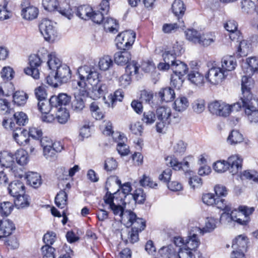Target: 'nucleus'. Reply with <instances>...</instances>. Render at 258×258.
I'll return each instance as SVG.
<instances>
[{"label":"nucleus","mask_w":258,"mask_h":258,"mask_svg":"<svg viewBox=\"0 0 258 258\" xmlns=\"http://www.w3.org/2000/svg\"><path fill=\"white\" fill-rule=\"evenodd\" d=\"M78 74L79 81H73L72 85L75 82L76 86L81 88L82 92H87L90 89V86H91L92 91L89 92V96L93 100H97L104 95L106 91V86L105 85L97 86L101 76L94 66H81L78 70Z\"/></svg>","instance_id":"f257e3e1"},{"label":"nucleus","mask_w":258,"mask_h":258,"mask_svg":"<svg viewBox=\"0 0 258 258\" xmlns=\"http://www.w3.org/2000/svg\"><path fill=\"white\" fill-rule=\"evenodd\" d=\"M214 206L224 211L221 215L220 221L224 224L229 225L237 223L246 225L250 221L249 216L254 210L253 207L249 208L245 206H240L239 210L232 209L230 204L219 198H217Z\"/></svg>","instance_id":"f03ea898"},{"label":"nucleus","mask_w":258,"mask_h":258,"mask_svg":"<svg viewBox=\"0 0 258 258\" xmlns=\"http://www.w3.org/2000/svg\"><path fill=\"white\" fill-rule=\"evenodd\" d=\"M42 5L45 10L50 12L57 10L69 20L73 17L72 10L70 9V6L67 3L58 7L59 3L57 0H42Z\"/></svg>","instance_id":"7ed1b4c3"},{"label":"nucleus","mask_w":258,"mask_h":258,"mask_svg":"<svg viewBox=\"0 0 258 258\" xmlns=\"http://www.w3.org/2000/svg\"><path fill=\"white\" fill-rule=\"evenodd\" d=\"M156 114L157 118L156 124V131L158 133H162L166 126L170 123L171 109L168 106H160L157 108Z\"/></svg>","instance_id":"20e7f679"},{"label":"nucleus","mask_w":258,"mask_h":258,"mask_svg":"<svg viewBox=\"0 0 258 258\" xmlns=\"http://www.w3.org/2000/svg\"><path fill=\"white\" fill-rule=\"evenodd\" d=\"M136 38V33L132 30H127L118 34L115 42L118 49L126 50L134 44Z\"/></svg>","instance_id":"39448f33"},{"label":"nucleus","mask_w":258,"mask_h":258,"mask_svg":"<svg viewBox=\"0 0 258 258\" xmlns=\"http://www.w3.org/2000/svg\"><path fill=\"white\" fill-rule=\"evenodd\" d=\"M73 86L75 91L74 93V99L71 103V108L74 112L79 113L85 107V98L89 96V92H82L81 88L76 86L75 82Z\"/></svg>","instance_id":"423d86ee"},{"label":"nucleus","mask_w":258,"mask_h":258,"mask_svg":"<svg viewBox=\"0 0 258 258\" xmlns=\"http://www.w3.org/2000/svg\"><path fill=\"white\" fill-rule=\"evenodd\" d=\"M228 76V74L219 67L213 66L210 69L205 76V79L211 84H220Z\"/></svg>","instance_id":"0eeeda50"},{"label":"nucleus","mask_w":258,"mask_h":258,"mask_svg":"<svg viewBox=\"0 0 258 258\" xmlns=\"http://www.w3.org/2000/svg\"><path fill=\"white\" fill-rule=\"evenodd\" d=\"M121 220L127 227H134V228H140L144 230L146 225L145 221L140 218H137L135 213L131 210H125L121 217Z\"/></svg>","instance_id":"6e6552de"},{"label":"nucleus","mask_w":258,"mask_h":258,"mask_svg":"<svg viewBox=\"0 0 258 258\" xmlns=\"http://www.w3.org/2000/svg\"><path fill=\"white\" fill-rule=\"evenodd\" d=\"M21 16L24 19L32 21L37 18L39 9L30 0H23L21 4Z\"/></svg>","instance_id":"1a4fd4ad"},{"label":"nucleus","mask_w":258,"mask_h":258,"mask_svg":"<svg viewBox=\"0 0 258 258\" xmlns=\"http://www.w3.org/2000/svg\"><path fill=\"white\" fill-rule=\"evenodd\" d=\"M39 28L40 33L46 41L54 40L56 35V29L53 22L48 19H44L40 23Z\"/></svg>","instance_id":"9d476101"},{"label":"nucleus","mask_w":258,"mask_h":258,"mask_svg":"<svg viewBox=\"0 0 258 258\" xmlns=\"http://www.w3.org/2000/svg\"><path fill=\"white\" fill-rule=\"evenodd\" d=\"M230 105L221 101H215L209 105V109L213 114L227 117L230 114Z\"/></svg>","instance_id":"9b49d317"},{"label":"nucleus","mask_w":258,"mask_h":258,"mask_svg":"<svg viewBox=\"0 0 258 258\" xmlns=\"http://www.w3.org/2000/svg\"><path fill=\"white\" fill-rule=\"evenodd\" d=\"M15 125L14 122L10 123V127L13 130V137L15 141L20 146L28 145L30 140L28 131L22 127H15Z\"/></svg>","instance_id":"f8f14e48"},{"label":"nucleus","mask_w":258,"mask_h":258,"mask_svg":"<svg viewBox=\"0 0 258 258\" xmlns=\"http://www.w3.org/2000/svg\"><path fill=\"white\" fill-rule=\"evenodd\" d=\"M244 104L246 107L245 109V114L247 116L248 120L251 122H258V99L251 97L249 102L243 99Z\"/></svg>","instance_id":"ddd939ff"},{"label":"nucleus","mask_w":258,"mask_h":258,"mask_svg":"<svg viewBox=\"0 0 258 258\" xmlns=\"http://www.w3.org/2000/svg\"><path fill=\"white\" fill-rule=\"evenodd\" d=\"M42 61L38 55L33 54L29 57V66L24 69L26 74L32 76L34 79L39 78V72L37 68Z\"/></svg>","instance_id":"4468645a"},{"label":"nucleus","mask_w":258,"mask_h":258,"mask_svg":"<svg viewBox=\"0 0 258 258\" xmlns=\"http://www.w3.org/2000/svg\"><path fill=\"white\" fill-rule=\"evenodd\" d=\"M242 159L239 155H233L230 156L227 160L229 171L232 174L235 175L241 169Z\"/></svg>","instance_id":"2eb2a0df"},{"label":"nucleus","mask_w":258,"mask_h":258,"mask_svg":"<svg viewBox=\"0 0 258 258\" xmlns=\"http://www.w3.org/2000/svg\"><path fill=\"white\" fill-rule=\"evenodd\" d=\"M71 98V96L66 93H60L57 96H52L50 98V103L52 107L59 108L68 105Z\"/></svg>","instance_id":"dca6fc26"},{"label":"nucleus","mask_w":258,"mask_h":258,"mask_svg":"<svg viewBox=\"0 0 258 258\" xmlns=\"http://www.w3.org/2000/svg\"><path fill=\"white\" fill-rule=\"evenodd\" d=\"M218 222V221L217 219L213 217H208L207 218L205 225L203 228L198 227H194L193 231L196 232H198L201 235L211 232L217 227Z\"/></svg>","instance_id":"f3484780"},{"label":"nucleus","mask_w":258,"mask_h":258,"mask_svg":"<svg viewBox=\"0 0 258 258\" xmlns=\"http://www.w3.org/2000/svg\"><path fill=\"white\" fill-rule=\"evenodd\" d=\"M16 228L14 223L9 219L0 220V239L12 234Z\"/></svg>","instance_id":"a211bd4d"},{"label":"nucleus","mask_w":258,"mask_h":258,"mask_svg":"<svg viewBox=\"0 0 258 258\" xmlns=\"http://www.w3.org/2000/svg\"><path fill=\"white\" fill-rule=\"evenodd\" d=\"M70 9L72 10L73 14L75 12L78 17L85 20L90 19L92 16V13H93L92 8L88 5H83L73 8L70 7Z\"/></svg>","instance_id":"6ab92c4d"},{"label":"nucleus","mask_w":258,"mask_h":258,"mask_svg":"<svg viewBox=\"0 0 258 258\" xmlns=\"http://www.w3.org/2000/svg\"><path fill=\"white\" fill-rule=\"evenodd\" d=\"M55 75L60 83H65L71 79V72L68 66L62 64L55 71Z\"/></svg>","instance_id":"aec40b11"},{"label":"nucleus","mask_w":258,"mask_h":258,"mask_svg":"<svg viewBox=\"0 0 258 258\" xmlns=\"http://www.w3.org/2000/svg\"><path fill=\"white\" fill-rule=\"evenodd\" d=\"M198 232L193 231V227L191 229L189 235L185 240L184 247H186L192 251L195 250L199 246L200 241L197 236Z\"/></svg>","instance_id":"412c9836"},{"label":"nucleus","mask_w":258,"mask_h":258,"mask_svg":"<svg viewBox=\"0 0 258 258\" xmlns=\"http://www.w3.org/2000/svg\"><path fill=\"white\" fill-rule=\"evenodd\" d=\"M237 66L235 57L232 55L224 56L221 60V69L229 75V72L233 71Z\"/></svg>","instance_id":"4be33fe9"},{"label":"nucleus","mask_w":258,"mask_h":258,"mask_svg":"<svg viewBox=\"0 0 258 258\" xmlns=\"http://www.w3.org/2000/svg\"><path fill=\"white\" fill-rule=\"evenodd\" d=\"M166 164L175 170L182 169L183 171H187L189 168V163L186 161L183 162H179L175 158L172 157H168L166 159Z\"/></svg>","instance_id":"5701e85b"},{"label":"nucleus","mask_w":258,"mask_h":258,"mask_svg":"<svg viewBox=\"0 0 258 258\" xmlns=\"http://www.w3.org/2000/svg\"><path fill=\"white\" fill-rule=\"evenodd\" d=\"M8 190L12 196L16 197L25 193V186L19 180H15L9 184Z\"/></svg>","instance_id":"b1692460"},{"label":"nucleus","mask_w":258,"mask_h":258,"mask_svg":"<svg viewBox=\"0 0 258 258\" xmlns=\"http://www.w3.org/2000/svg\"><path fill=\"white\" fill-rule=\"evenodd\" d=\"M14 154L4 151L0 153V166L7 168H11L14 164Z\"/></svg>","instance_id":"393cba45"},{"label":"nucleus","mask_w":258,"mask_h":258,"mask_svg":"<svg viewBox=\"0 0 258 258\" xmlns=\"http://www.w3.org/2000/svg\"><path fill=\"white\" fill-rule=\"evenodd\" d=\"M216 39L214 32H208L200 35L197 43L204 47H208L213 44Z\"/></svg>","instance_id":"a878e982"},{"label":"nucleus","mask_w":258,"mask_h":258,"mask_svg":"<svg viewBox=\"0 0 258 258\" xmlns=\"http://www.w3.org/2000/svg\"><path fill=\"white\" fill-rule=\"evenodd\" d=\"M248 239L244 235H239L233 241L232 247L233 249L245 251L247 248Z\"/></svg>","instance_id":"bb28decb"},{"label":"nucleus","mask_w":258,"mask_h":258,"mask_svg":"<svg viewBox=\"0 0 258 258\" xmlns=\"http://www.w3.org/2000/svg\"><path fill=\"white\" fill-rule=\"evenodd\" d=\"M188 105L187 98L183 96H179L175 100L172 107L176 111L182 112L187 109Z\"/></svg>","instance_id":"cd10ccee"},{"label":"nucleus","mask_w":258,"mask_h":258,"mask_svg":"<svg viewBox=\"0 0 258 258\" xmlns=\"http://www.w3.org/2000/svg\"><path fill=\"white\" fill-rule=\"evenodd\" d=\"M248 76H243L241 79V91L244 97H252L250 92V86L252 84V81L249 74Z\"/></svg>","instance_id":"c85d7f7f"},{"label":"nucleus","mask_w":258,"mask_h":258,"mask_svg":"<svg viewBox=\"0 0 258 258\" xmlns=\"http://www.w3.org/2000/svg\"><path fill=\"white\" fill-rule=\"evenodd\" d=\"M131 59L130 52L125 50L116 52L114 55V62L118 65H124Z\"/></svg>","instance_id":"c756f323"},{"label":"nucleus","mask_w":258,"mask_h":258,"mask_svg":"<svg viewBox=\"0 0 258 258\" xmlns=\"http://www.w3.org/2000/svg\"><path fill=\"white\" fill-rule=\"evenodd\" d=\"M159 253L162 258H177V249L173 244L163 246L159 250Z\"/></svg>","instance_id":"7c9ffc66"},{"label":"nucleus","mask_w":258,"mask_h":258,"mask_svg":"<svg viewBox=\"0 0 258 258\" xmlns=\"http://www.w3.org/2000/svg\"><path fill=\"white\" fill-rule=\"evenodd\" d=\"M16 162L21 166L26 165L29 161L28 152L22 149L17 150L14 154Z\"/></svg>","instance_id":"2f4dec72"},{"label":"nucleus","mask_w":258,"mask_h":258,"mask_svg":"<svg viewBox=\"0 0 258 258\" xmlns=\"http://www.w3.org/2000/svg\"><path fill=\"white\" fill-rule=\"evenodd\" d=\"M28 183L34 188L38 187L42 183L40 175L34 172H29L26 175Z\"/></svg>","instance_id":"473e14b6"},{"label":"nucleus","mask_w":258,"mask_h":258,"mask_svg":"<svg viewBox=\"0 0 258 258\" xmlns=\"http://www.w3.org/2000/svg\"><path fill=\"white\" fill-rule=\"evenodd\" d=\"M118 141H116L118 142L116 149L118 153L121 156H126L129 153L130 150L127 145L124 143V141L126 140L123 135H121L119 133H116Z\"/></svg>","instance_id":"72a5a7b5"},{"label":"nucleus","mask_w":258,"mask_h":258,"mask_svg":"<svg viewBox=\"0 0 258 258\" xmlns=\"http://www.w3.org/2000/svg\"><path fill=\"white\" fill-rule=\"evenodd\" d=\"M171 69L175 75L182 77L186 74L188 68L184 62L177 60L174 64L172 65Z\"/></svg>","instance_id":"f704fd0d"},{"label":"nucleus","mask_w":258,"mask_h":258,"mask_svg":"<svg viewBox=\"0 0 258 258\" xmlns=\"http://www.w3.org/2000/svg\"><path fill=\"white\" fill-rule=\"evenodd\" d=\"M188 80L193 84L200 86L204 83V77L203 74L198 71H190L188 75Z\"/></svg>","instance_id":"c9c22d12"},{"label":"nucleus","mask_w":258,"mask_h":258,"mask_svg":"<svg viewBox=\"0 0 258 258\" xmlns=\"http://www.w3.org/2000/svg\"><path fill=\"white\" fill-rule=\"evenodd\" d=\"M47 63L49 69L54 71L62 65L61 60L54 53L48 55Z\"/></svg>","instance_id":"e433bc0d"},{"label":"nucleus","mask_w":258,"mask_h":258,"mask_svg":"<svg viewBox=\"0 0 258 258\" xmlns=\"http://www.w3.org/2000/svg\"><path fill=\"white\" fill-rule=\"evenodd\" d=\"M245 65L248 67L245 73L252 75L258 71V57L254 56L247 58Z\"/></svg>","instance_id":"4c0bfd02"},{"label":"nucleus","mask_w":258,"mask_h":258,"mask_svg":"<svg viewBox=\"0 0 258 258\" xmlns=\"http://www.w3.org/2000/svg\"><path fill=\"white\" fill-rule=\"evenodd\" d=\"M28 98V94L23 91H16L13 95V101L18 106H22L25 104Z\"/></svg>","instance_id":"58836bf2"},{"label":"nucleus","mask_w":258,"mask_h":258,"mask_svg":"<svg viewBox=\"0 0 258 258\" xmlns=\"http://www.w3.org/2000/svg\"><path fill=\"white\" fill-rule=\"evenodd\" d=\"M68 195L66 191L60 190L55 198V203L56 206L60 209L64 208L67 205Z\"/></svg>","instance_id":"ea45409f"},{"label":"nucleus","mask_w":258,"mask_h":258,"mask_svg":"<svg viewBox=\"0 0 258 258\" xmlns=\"http://www.w3.org/2000/svg\"><path fill=\"white\" fill-rule=\"evenodd\" d=\"M159 95L162 101L169 102L175 97L174 91L170 87H167L161 89L159 92Z\"/></svg>","instance_id":"a19ab883"},{"label":"nucleus","mask_w":258,"mask_h":258,"mask_svg":"<svg viewBox=\"0 0 258 258\" xmlns=\"http://www.w3.org/2000/svg\"><path fill=\"white\" fill-rule=\"evenodd\" d=\"M103 25L106 31L115 33L118 31V25L116 20L112 18H107L104 19Z\"/></svg>","instance_id":"79ce46f5"},{"label":"nucleus","mask_w":258,"mask_h":258,"mask_svg":"<svg viewBox=\"0 0 258 258\" xmlns=\"http://www.w3.org/2000/svg\"><path fill=\"white\" fill-rule=\"evenodd\" d=\"M16 199L15 200L14 203L18 209L24 208L29 205V199L27 195L24 194H20L16 196Z\"/></svg>","instance_id":"37998d69"},{"label":"nucleus","mask_w":258,"mask_h":258,"mask_svg":"<svg viewBox=\"0 0 258 258\" xmlns=\"http://www.w3.org/2000/svg\"><path fill=\"white\" fill-rule=\"evenodd\" d=\"M57 109V112L56 113L57 121L61 124L66 123L70 117L68 111L64 107H60Z\"/></svg>","instance_id":"c03bdc74"},{"label":"nucleus","mask_w":258,"mask_h":258,"mask_svg":"<svg viewBox=\"0 0 258 258\" xmlns=\"http://www.w3.org/2000/svg\"><path fill=\"white\" fill-rule=\"evenodd\" d=\"M243 140L242 135L237 130H233L229 135L227 141L231 145H235Z\"/></svg>","instance_id":"a18cd8bd"},{"label":"nucleus","mask_w":258,"mask_h":258,"mask_svg":"<svg viewBox=\"0 0 258 258\" xmlns=\"http://www.w3.org/2000/svg\"><path fill=\"white\" fill-rule=\"evenodd\" d=\"M184 27L183 22L179 20L178 23L173 24H165L162 27V30L164 33H169L176 31L179 28Z\"/></svg>","instance_id":"49530a36"},{"label":"nucleus","mask_w":258,"mask_h":258,"mask_svg":"<svg viewBox=\"0 0 258 258\" xmlns=\"http://www.w3.org/2000/svg\"><path fill=\"white\" fill-rule=\"evenodd\" d=\"M251 50V44L246 40L240 41L238 47V52L241 56L246 55Z\"/></svg>","instance_id":"de8ad7c7"},{"label":"nucleus","mask_w":258,"mask_h":258,"mask_svg":"<svg viewBox=\"0 0 258 258\" xmlns=\"http://www.w3.org/2000/svg\"><path fill=\"white\" fill-rule=\"evenodd\" d=\"M113 64L111 58L109 55H104L102 57L98 62V67L101 70H108Z\"/></svg>","instance_id":"09e8293b"},{"label":"nucleus","mask_w":258,"mask_h":258,"mask_svg":"<svg viewBox=\"0 0 258 258\" xmlns=\"http://www.w3.org/2000/svg\"><path fill=\"white\" fill-rule=\"evenodd\" d=\"M186 148V144L182 140L176 141L173 145V151L176 156L182 155Z\"/></svg>","instance_id":"8fccbe9b"},{"label":"nucleus","mask_w":258,"mask_h":258,"mask_svg":"<svg viewBox=\"0 0 258 258\" xmlns=\"http://www.w3.org/2000/svg\"><path fill=\"white\" fill-rule=\"evenodd\" d=\"M156 118V114L154 112L149 110L144 112L142 120L147 125H151L155 122Z\"/></svg>","instance_id":"3c124183"},{"label":"nucleus","mask_w":258,"mask_h":258,"mask_svg":"<svg viewBox=\"0 0 258 258\" xmlns=\"http://www.w3.org/2000/svg\"><path fill=\"white\" fill-rule=\"evenodd\" d=\"M136 203L143 204L146 200V194L142 188H137L133 194H131Z\"/></svg>","instance_id":"603ef678"},{"label":"nucleus","mask_w":258,"mask_h":258,"mask_svg":"<svg viewBox=\"0 0 258 258\" xmlns=\"http://www.w3.org/2000/svg\"><path fill=\"white\" fill-rule=\"evenodd\" d=\"M14 90V85L11 82H5V83L0 86V93L6 96L13 95Z\"/></svg>","instance_id":"864d4df0"},{"label":"nucleus","mask_w":258,"mask_h":258,"mask_svg":"<svg viewBox=\"0 0 258 258\" xmlns=\"http://www.w3.org/2000/svg\"><path fill=\"white\" fill-rule=\"evenodd\" d=\"M1 77L5 82L11 81L14 76V72L10 67H5L1 72Z\"/></svg>","instance_id":"5fc2aeb1"},{"label":"nucleus","mask_w":258,"mask_h":258,"mask_svg":"<svg viewBox=\"0 0 258 258\" xmlns=\"http://www.w3.org/2000/svg\"><path fill=\"white\" fill-rule=\"evenodd\" d=\"M245 99L246 100V101L247 102L250 101V100L251 99V97H248L245 96L244 97L243 95H242V96L240 97V100L238 102L235 103L232 105H230V113L233 111H239L242 107H243L245 108V109H246V105L243 104L244 103V99Z\"/></svg>","instance_id":"6e6d98bb"},{"label":"nucleus","mask_w":258,"mask_h":258,"mask_svg":"<svg viewBox=\"0 0 258 258\" xmlns=\"http://www.w3.org/2000/svg\"><path fill=\"white\" fill-rule=\"evenodd\" d=\"M172 9L176 16L183 14L185 10L183 3L181 0H175L172 4Z\"/></svg>","instance_id":"4d7b16f0"},{"label":"nucleus","mask_w":258,"mask_h":258,"mask_svg":"<svg viewBox=\"0 0 258 258\" xmlns=\"http://www.w3.org/2000/svg\"><path fill=\"white\" fill-rule=\"evenodd\" d=\"M193 110L197 113H201L205 108V102L202 99H198L192 103Z\"/></svg>","instance_id":"13d9d810"},{"label":"nucleus","mask_w":258,"mask_h":258,"mask_svg":"<svg viewBox=\"0 0 258 258\" xmlns=\"http://www.w3.org/2000/svg\"><path fill=\"white\" fill-rule=\"evenodd\" d=\"M38 107L39 110L42 113V114L48 113L51 107H53L50 103V100L48 101L47 100H40L38 103Z\"/></svg>","instance_id":"bf43d9fd"},{"label":"nucleus","mask_w":258,"mask_h":258,"mask_svg":"<svg viewBox=\"0 0 258 258\" xmlns=\"http://www.w3.org/2000/svg\"><path fill=\"white\" fill-rule=\"evenodd\" d=\"M213 168L215 171L219 173H222L229 170L227 161L225 160H219L215 162L213 164Z\"/></svg>","instance_id":"052dcab7"},{"label":"nucleus","mask_w":258,"mask_h":258,"mask_svg":"<svg viewBox=\"0 0 258 258\" xmlns=\"http://www.w3.org/2000/svg\"><path fill=\"white\" fill-rule=\"evenodd\" d=\"M139 67L140 65L136 61H132L127 65L125 68V73L131 76H136Z\"/></svg>","instance_id":"680f3d73"},{"label":"nucleus","mask_w":258,"mask_h":258,"mask_svg":"<svg viewBox=\"0 0 258 258\" xmlns=\"http://www.w3.org/2000/svg\"><path fill=\"white\" fill-rule=\"evenodd\" d=\"M176 55L171 52V51L169 50L165 51L162 54L164 61L171 66V67L177 60L176 58Z\"/></svg>","instance_id":"e2e57ef3"},{"label":"nucleus","mask_w":258,"mask_h":258,"mask_svg":"<svg viewBox=\"0 0 258 258\" xmlns=\"http://www.w3.org/2000/svg\"><path fill=\"white\" fill-rule=\"evenodd\" d=\"M14 116L16 124L19 126L24 125L28 121L26 114L23 112H17L14 114Z\"/></svg>","instance_id":"0e129e2a"},{"label":"nucleus","mask_w":258,"mask_h":258,"mask_svg":"<svg viewBox=\"0 0 258 258\" xmlns=\"http://www.w3.org/2000/svg\"><path fill=\"white\" fill-rule=\"evenodd\" d=\"M242 179L252 180L258 183V173L253 171L245 170L241 175Z\"/></svg>","instance_id":"69168bd1"},{"label":"nucleus","mask_w":258,"mask_h":258,"mask_svg":"<svg viewBox=\"0 0 258 258\" xmlns=\"http://www.w3.org/2000/svg\"><path fill=\"white\" fill-rule=\"evenodd\" d=\"M177 258H192L193 256L192 250L186 247L178 248Z\"/></svg>","instance_id":"338daca9"},{"label":"nucleus","mask_w":258,"mask_h":258,"mask_svg":"<svg viewBox=\"0 0 258 258\" xmlns=\"http://www.w3.org/2000/svg\"><path fill=\"white\" fill-rule=\"evenodd\" d=\"M42 258H55L54 251L55 249L49 246L44 245L41 248Z\"/></svg>","instance_id":"774afa93"}]
</instances>
